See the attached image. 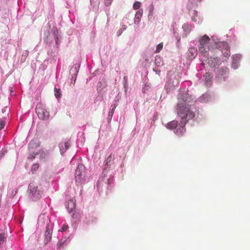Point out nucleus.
<instances>
[{"label":"nucleus","mask_w":250,"mask_h":250,"mask_svg":"<svg viewBox=\"0 0 250 250\" xmlns=\"http://www.w3.org/2000/svg\"><path fill=\"white\" fill-rule=\"evenodd\" d=\"M242 55L240 54H236L232 56L231 67L235 70L240 66V62L242 58Z\"/></svg>","instance_id":"10"},{"label":"nucleus","mask_w":250,"mask_h":250,"mask_svg":"<svg viewBox=\"0 0 250 250\" xmlns=\"http://www.w3.org/2000/svg\"><path fill=\"white\" fill-rule=\"evenodd\" d=\"M123 32V30L122 28L119 29L116 32V35L118 37H119L121 35Z\"/></svg>","instance_id":"34"},{"label":"nucleus","mask_w":250,"mask_h":250,"mask_svg":"<svg viewBox=\"0 0 250 250\" xmlns=\"http://www.w3.org/2000/svg\"><path fill=\"white\" fill-rule=\"evenodd\" d=\"M189 14L191 16V20L198 23L202 21V18L198 15V12L195 10H191L189 11Z\"/></svg>","instance_id":"12"},{"label":"nucleus","mask_w":250,"mask_h":250,"mask_svg":"<svg viewBox=\"0 0 250 250\" xmlns=\"http://www.w3.org/2000/svg\"><path fill=\"white\" fill-rule=\"evenodd\" d=\"M94 221V220H92V221H89V220L85 221V222H86V224H90L91 223H92V222H93Z\"/></svg>","instance_id":"38"},{"label":"nucleus","mask_w":250,"mask_h":250,"mask_svg":"<svg viewBox=\"0 0 250 250\" xmlns=\"http://www.w3.org/2000/svg\"><path fill=\"white\" fill-rule=\"evenodd\" d=\"M198 54L197 48L196 47L191 46L187 52V57L190 60L194 59Z\"/></svg>","instance_id":"11"},{"label":"nucleus","mask_w":250,"mask_h":250,"mask_svg":"<svg viewBox=\"0 0 250 250\" xmlns=\"http://www.w3.org/2000/svg\"><path fill=\"white\" fill-rule=\"evenodd\" d=\"M5 124L2 121H0V130L3 128Z\"/></svg>","instance_id":"36"},{"label":"nucleus","mask_w":250,"mask_h":250,"mask_svg":"<svg viewBox=\"0 0 250 250\" xmlns=\"http://www.w3.org/2000/svg\"><path fill=\"white\" fill-rule=\"evenodd\" d=\"M149 88L150 87L148 85H145V86L143 88V92L145 93L146 91H147Z\"/></svg>","instance_id":"35"},{"label":"nucleus","mask_w":250,"mask_h":250,"mask_svg":"<svg viewBox=\"0 0 250 250\" xmlns=\"http://www.w3.org/2000/svg\"><path fill=\"white\" fill-rule=\"evenodd\" d=\"M29 54V52L27 50H24L23 51L22 54V56L21 58V62H24L26 59L27 57L28 56Z\"/></svg>","instance_id":"26"},{"label":"nucleus","mask_w":250,"mask_h":250,"mask_svg":"<svg viewBox=\"0 0 250 250\" xmlns=\"http://www.w3.org/2000/svg\"><path fill=\"white\" fill-rule=\"evenodd\" d=\"M49 220L47 216L45 214L40 215L38 218L39 225H42L43 224L46 225V231L44 236V244L46 245L51 240L52 233V225L49 224Z\"/></svg>","instance_id":"4"},{"label":"nucleus","mask_w":250,"mask_h":250,"mask_svg":"<svg viewBox=\"0 0 250 250\" xmlns=\"http://www.w3.org/2000/svg\"><path fill=\"white\" fill-rule=\"evenodd\" d=\"M39 146V143L36 140L31 141L28 145V148L29 151H31V149L36 148Z\"/></svg>","instance_id":"19"},{"label":"nucleus","mask_w":250,"mask_h":250,"mask_svg":"<svg viewBox=\"0 0 250 250\" xmlns=\"http://www.w3.org/2000/svg\"><path fill=\"white\" fill-rule=\"evenodd\" d=\"M17 188H15L14 189L11 190L9 189L8 192V194L10 197H14L17 193Z\"/></svg>","instance_id":"27"},{"label":"nucleus","mask_w":250,"mask_h":250,"mask_svg":"<svg viewBox=\"0 0 250 250\" xmlns=\"http://www.w3.org/2000/svg\"><path fill=\"white\" fill-rule=\"evenodd\" d=\"M2 112H4V111H5V109H2Z\"/></svg>","instance_id":"41"},{"label":"nucleus","mask_w":250,"mask_h":250,"mask_svg":"<svg viewBox=\"0 0 250 250\" xmlns=\"http://www.w3.org/2000/svg\"><path fill=\"white\" fill-rule=\"evenodd\" d=\"M192 27L193 26L190 23L188 22L184 23L182 26L183 30L187 33H189Z\"/></svg>","instance_id":"21"},{"label":"nucleus","mask_w":250,"mask_h":250,"mask_svg":"<svg viewBox=\"0 0 250 250\" xmlns=\"http://www.w3.org/2000/svg\"><path fill=\"white\" fill-rule=\"evenodd\" d=\"M36 112L40 119L46 121L49 118L50 113L48 108L42 103H38L36 106Z\"/></svg>","instance_id":"7"},{"label":"nucleus","mask_w":250,"mask_h":250,"mask_svg":"<svg viewBox=\"0 0 250 250\" xmlns=\"http://www.w3.org/2000/svg\"><path fill=\"white\" fill-rule=\"evenodd\" d=\"M90 2L91 5H93V7H94L95 6V4H94V0H90Z\"/></svg>","instance_id":"37"},{"label":"nucleus","mask_w":250,"mask_h":250,"mask_svg":"<svg viewBox=\"0 0 250 250\" xmlns=\"http://www.w3.org/2000/svg\"><path fill=\"white\" fill-rule=\"evenodd\" d=\"M116 106L117 104H114V105H111V109H110V111L109 112L108 115V119L109 120H111L113 116V114L114 113V110L116 108Z\"/></svg>","instance_id":"22"},{"label":"nucleus","mask_w":250,"mask_h":250,"mask_svg":"<svg viewBox=\"0 0 250 250\" xmlns=\"http://www.w3.org/2000/svg\"><path fill=\"white\" fill-rule=\"evenodd\" d=\"M70 146V141H67L64 142H61L59 144L60 151L62 155L66 150H67Z\"/></svg>","instance_id":"13"},{"label":"nucleus","mask_w":250,"mask_h":250,"mask_svg":"<svg viewBox=\"0 0 250 250\" xmlns=\"http://www.w3.org/2000/svg\"><path fill=\"white\" fill-rule=\"evenodd\" d=\"M38 152H35L34 151H33V152L31 151L30 155L28 157V158L29 159H31V160L34 159L35 157V156H36V155L38 154Z\"/></svg>","instance_id":"31"},{"label":"nucleus","mask_w":250,"mask_h":250,"mask_svg":"<svg viewBox=\"0 0 250 250\" xmlns=\"http://www.w3.org/2000/svg\"><path fill=\"white\" fill-rule=\"evenodd\" d=\"M75 178L76 184L79 185L84 184L87 180V176L85 171V167L83 165L79 164L75 170Z\"/></svg>","instance_id":"6"},{"label":"nucleus","mask_w":250,"mask_h":250,"mask_svg":"<svg viewBox=\"0 0 250 250\" xmlns=\"http://www.w3.org/2000/svg\"><path fill=\"white\" fill-rule=\"evenodd\" d=\"M122 27H123V29H122L123 30H125L127 28V26L125 25H123Z\"/></svg>","instance_id":"39"},{"label":"nucleus","mask_w":250,"mask_h":250,"mask_svg":"<svg viewBox=\"0 0 250 250\" xmlns=\"http://www.w3.org/2000/svg\"><path fill=\"white\" fill-rule=\"evenodd\" d=\"M160 72V71H157V73H159Z\"/></svg>","instance_id":"42"},{"label":"nucleus","mask_w":250,"mask_h":250,"mask_svg":"<svg viewBox=\"0 0 250 250\" xmlns=\"http://www.w3.org/2000/svg\"><path fill=\"white\" fill-rule=\"evenodd\" d=\"M69 236L70 233H68L60 237H62V238L59 240L58 243V250H63V248L70 242Z\"/></svg>","instance_id":"9"},{"label":"nucleus","mask_w":250,"mask_h":250,"mask_svg":"<svg viewBox=\"0 0 250 250\" xmlns=\"http://www.w3.org/2000/svg\"><path fill=\"white\" fill-rule=\"evenodd\" d=\"M163 43L162 42L158 44L156 46V49L155 51V53H159L163 49Z\"/></svg>","instance_id":"28"},{"label":"nucleus","mask_w":250,"mask_h":250,"mask_svg":"<svg viewBox=\"0 0 250 250\" xmlns=\"http://www.w3.org/2000/svg\"><path fill=\"white\" fill-rule=\"evenodd\" d=\"M114 186L113 172L110 170H103L102 175L99 178L96 184L97 190L99 193L105 191L108 193Z\"/></svg>","instance_id":"3"},{"label":"nucleus","mask_w":250,"mask_h":250,"mask_svg":"<svg viewBox=\"0 0 250 250\" xmlns=\"http://www.w3.org/2000/svg\"><path fill=\"white\" fill-rule=\"evenodd\" d=\"M69 227L68 225L65 224H64L61 229H60L58 231V237L59 238L60 236L63 235H66L68 233H70L69 232H67V230Z\"/></svg>","instance_id":"17"},{"label":"nucleus","mask_w":250,"mask_h":250,"mask_svg":"<svg viewBox=\"0 0 250 250\" xmlns=\"http://www.w3.org/2000/svg\"><path fill=\"white\" fill-rule=\"evenodd\" d=\"M178 102L177 104V110L178 115L181 117L180 123L176 120H173L166 124L165 127L172 130L177 135H182L186 131L185 126L188 121L192 119L196 116V109L188 104L194 100L191 96L188 93H181L178 95Z\"/></svg>","instance_id":"2"},{"label":"nucleus","mask_w":250,"mask_h":250,"mask_svg":"<svg viewBox=\"0 0 250 250\" xmlns=\"http://www.w3.org/2000/svg\"><path fill=\"white\" fill-rule=\"evenodd\" d=\"M210 97L208 94H204L201 96L199 97L197 100L195 101L196 103L200 102L202 103H206L210 101Z\"/></svg>","instance_id":"16"},{"label":"nucleus","mask_w":250,"mask_h":250,"mask_svg":"<svg viewBox=\"0 0 250 250\" xmlns=\"http://www.w3.org/2000/svg\"><path fill=\"white\" fill-rule=\"evenodd\" d=\"M105 86V83L104 81H101L98 82L97 84V90L98 93H101L103 88Z\"/></svg>","instance_id":"20"},{"label":"nucleus","mask_w":250,"mask_h":250,"mask_svg":"<svg viewBox=\"0 0 250 250\" xmlns=\"http://www.w3.org/2000/svg\"><path fill=\"white\" fill-rule=\"evenodd\" d=\"M141 2L139 1H136L133 4V8L135 10L139 9L141 6Z\"/></svg>","instance_id":"32"},{"label":"nucleus","mask_w":250,"mask_h":250,"mask_svg":"<svg viewBox=\"0 0 250 250\" xmlns=\"http://www.w3.org/2000/svg\"><path fill=\"white\" fill-rule=\"evenodd\" d=\"M195 41L199 43V55L202 61V65L207 70L205 71L201 68V72L196 74V77L200 83H203L206 85L211 83L213 75L209 71H216L215 80L220 83L225 82L228 77L229 69L226 67L218 66L221 63V61L217 57H213V54L219 50L226 58L230 56V50L228 43L225 41H221L216 35L211 36V38L207 35L200 36Z\"/></svg>","instance_id":"1"},{"label":"nucleus","mask_w":250,"mask_h":250,"mask_svg":"<svg viewBox=\"0 0 250 250\" xmlns=\"http://www.w3.org/2000/svg\"><path fill=\"white\" fill-rule=\"evenodd\" d=\"M155 64L158 67L163 65V63L162 61V59L160 57L157 56L155 57Z\"/></svg>","instance_id":"24"},{"label":"nucleus","mask_w":250,"mask_h":250,"mask_svg":"<svg viewBox=\"0 0 250 250\" xmlns=\"http://www.w3.org/2000/svg\"><path fill=\"white\" fill-rule=\"evenodd\" d=\"M80 65L79 63H76L73 65L70 70V73L71 75L75 76L74 82H75L77 78V75L78 73Z\"/></svg>","instance_id":"14"},{"label":"nucleus","mask_w":250,"mask_h":250,"mask_svg":"<svg viewBox=\"0 0 250 250\" xmlns=\"http://www.w3.org/2000/svg\"><path fill=\"white\" fill-rule=\"evenodd\" d=\"M55 96L56 98L59 99L61 97V93L60 92V89L55 88L54 89Z\"/></svg>","instance_id":"29"},{"label":"nucleus","mask_w":250,"mask_h":250,"mask_svg":"<svg viewBox=\"0 0 250 250\" xmlns=\"http://www.w3.org/2000/svg\"><path fill=\"white\" fill-rule=\"evenodd\" d=\"M178 81L175 79L174 76L168 74L167 83L165 87L167 93L172 92L178 84Z\"/></svg>","instance_id":"8"},{"label":"nucleus","mask_w":250,"mask_h":250,"mask_svg":"<svg viewBox=\"0 0 250 250\" xmlns=\"http://www.w3.org/2000/svg\"><path fill=\"white\" fill-rule=\"evenodd\" d=\"M61 39V36H59V35H58L57 34H55V35H54V40L55 41L56 47L57 48H58L59 47V45L60 44Z\"/></svg>","instance_id":"25"},{"label":"nucleus","mask_w":250,"mask_h":250,"mask_svg":"<svg viewBox=\"0 0 250 250\" xmlns=\"http://www.w3.org/2000/svg\"><path fill=\"white\" fill-rule=\"evenodd\" d=\"M111 159H112V157H111V155H109L107 158L105 160V166H104V169H106V170H107V168L109 167V166H110V163L111 161Z\"/></svg>","instance_id":"23"},{"label":"nucleus","mask_w":250,"mask_h":250,"mask_svg":"<svg viewBox=\"0 0 250 250\" xmlns=\"http://www.w3.org/2000/svg\"><path fill=\"white\" fill-rule=\"evenodd\" d=\"M28 192L29 198L32 201H36L41 198L43 191L41 186H39L36 183H32L28 186Z\"/></svg>","instance_id":"5"},{"label":"nucleus","mask_w":250,"mask_h":250,"mask_svg":"<svg viewBox=\"0 0 250 250\" xmlns=\"http://www.w3.org/2000/svg\"><path fill=\"white\" fill-rule=\"evenodd\" d=\"M143 9H139L138 11L136 12L134 22L136 24H139L140 22L141 18L143 15Z\"/></svg>","instance_id":"18"},{"label":"nucleus","mask_w":250,"mask_h":250,"mask_svg":"<svg viewBox=\"0 0 250 250\" xmlns=\"http://www.w3.org/2000/svg\"><path fill=\"white\" fill-rule=\"evenodd\" d=\"M74 78H75V76L72 75L71 80L72 81L73 80L74 81Z\"/></svg>","instance_id":"40"},{"label":"nucleus","mask_w":250,"mask_h":250,"mask_svg":"<svg viewBox=\"0 0 250 250\" xmlns=\"http://www.w3.org/2000/svg\"><path fill=\"white\" fill-rule=\"evenodd\" d=\"M113 0H104V4L106 6H109Z\"/></svg>","instance_id":"33"},{"label":"nucleus","mask_w":250,"mask_h":250,"mask_svg":"<svg viewBox=\"0 0 250 250\" xmlns=\"http://www.w3.org/2000/svg\"><path fill=\"white\" fill-rule=\"evenodd\" d=\"M75 201H74L73 199H70L68 201L66 208L69 213L73 212L74 209L75 208Z\"/></svg>","instance_id":"15"},{"label":"nucleus","mask_w":250,"mask_h":250,"mask_svg":"<svg viewBox=\"0 0 250 250\" xmlns=\"http://www.w3.org/2000/svg\"><path fill=\"white\" fill-rule=\"evenodd\" d=\"M39 165L38 164H37V163L34 164L32 165V167L31 168V171H32V173H35L36 171H37V170L39 168Z\"/></svg>","instance_id":"30"}]
</instances>
